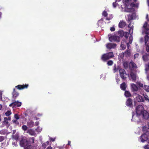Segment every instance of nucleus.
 I'll list each match as a JSON object with an SVG mask.
<instances>
[{"label":"nucleus","instance_id":"1","mask_svg":"<svg viewBox=\"0 0 149 149\" xmlns=\"http://www.w3.org/2000/svg\"><path fill=\"white\" fill-rule=\"evenodd\" d=\"M30 144V142L26 139H22L19 142L20 146L24 147Z\"/></svg>","mask_w":149,"mask_h":149},{"label":"nucleus","instance_id":"2","mask_svg":"<svg viewBox=\"0 0 149 149\" xmlns=\"http://www.w3.org/2000/svg\"><path fill=\"white\" fill-rule=\"evenodd\" d=\"M28 86L29 85L28 84H23L22 85H18L15 86V88L19 90H20L25 88H27Z\"/></svg>","mask_w":149,"mask_h":149},{"label":"nucleus","instance_id":"3","mask_svg":"<svg viewBox=\"0 0 149 149\" xmlns=\"http://www.w3.org/2000/svg\"><path fill=\"white\" fill-rule=\"evenodd\" d=\"M12 95L13 98L15 99L19 96V93L15 90V88H14L13 92L12 93Z\"/></svg>","mask_w":149,"mask_h":149},{"label":"nucleus","instance_id":"4","mask_svg":"<svg viewBox=\"0 0 149 149\" xmlns=\"http://www.w3.org/2000/svg\"><path fill=\"white\" fill-rule=\"evenodd\" d=\"M34 123L32 120H29L27 123V125L29 127H33L34 125Z\"/></svg>","mask_w":149,"mask_h":149},{"label":"nucleus","instance_id":"5","mask_svg":"<svg viewBox=\"0 0 149 149\" xmlns=\"http://www.w3.org/2000/svg\"><path fill=\"white\" fill-rule=\"evenodd\" d=\"M14 107H20L22 105V103L19 102L18 101H15L13 102Z\"/></svg>","mask_w":149,"mask_h":149},{"label":"nucleus","instance_id":"6","mask_svg":"<svg viewBox=\"0 0 149 149\" xmlns=\"http://www.w3.org/2000/svg\"><path fill=\"white\" fill-rule=\"evenodd\" d=\"M27 132L32 136H34L36 134L34 131L32 129L29 130Z\"/></svg>","mask_w":149,"mask_h":149},{"label":"nucleus","instance_id":"7","mask_svg":"<svg viewBox=\"0 0 149 149\" xmlns=\"http://www.w3.org/2000/svg\"><path fill=\"white\" fill-rule=\"evenodd\" d=\"M4 121H3V123L4 124H8V119L7 118L5 117L4 118Z\"/></svg>","mask_w":149,"mask_h":149},{"label":"nucleus","instance_id":"8","mask_svg":"<svg viewBox=\"0 0 149 149\" xmlns=\"http://www.w3.org/2000/svg\"><path fill=\"white\" fill-rule=\"evenodd\" d=\"M34 140L35 138L33 137H32L31 138H30L29 140H28L30 142V144H31V143H33L34 142Z\"/></svg>","mask_w":149,"mask_h":149},{"label":"nucleus","instance_id":"9","mask_svg":"<svg viewBox=\"0 0 149 149\" xmlns=\"http://www.w3.org/2000/svg\"><path fill=\"white\" fill-rule=\"evenodd\" d=\"M22 128L23 130L25 131L27 130L28 127L26 125H24L22 126Z\"/></svg>","mask_w":149,"mask_h":149},{"label":"nucleus","instance_id":"10","mask_svg":"<svg viewBox=\"0 0 149 149\" xmlns=\"http://www.w3.org/2000/svg\"><path fill=\"white\" fill-rule=\"evenodd\" d=\"M97 24L98 26H101L102 25V19H101L100 20H99L97 22Z\"/></svg>","mask_w":149,"mask_h":149},{"label":"nucleus","instance_id":"11","mask_svg":"<svg viewBox=\"0 0 149 149\" xmlns=\"http://www.w3.org/2000/svg\"><path fill=\"white\" fill-rule=\"evenodd\" d=\"M49 142L48 141H47L46 143H43L42 145V146L44 148H45L46 146L48 145Z\"/></svg>","mask_w":149,"mask_h":149},{"label":"nucleus","instance_id":"12","mask_svg":"<svg viewBox=\"0 0 149 149\" xmlns=\"http://www.w3.org/2000/svg\"><path fill=\"white\" fill-rule=\"evenodd\" d=\"M24 149H32V146L29 145L25 147Z\"/></svg>","mask_w":149,"mask_h":149},{"label":"nucleus","instance_id":"13","mask_svg":"<svg viewBox=\"0 0 149 149\" xmlns=\"http://www.w3.org/2000/svg\"><path fill=\"white\" fill-rule=\"evenodd\" d=\"M11 113L10 111H8L5 113V115L6 116H9Z\"/></svg>","mask_w":149,"mask_h":149},{"label":"nucleus","instance_id":"14","mask_svg":"<svg viewBox=\"0 0 149 149\" xmlns=\"http://www.w3.org/2000/svg\"><path fill=\"white\" fill-rule=\"evenodd\" d=\"M5 139V137L3 136H0V142L3 141Z\"/></svg>","mask_w":149,"mask_h":149},{"label":"nucleus","instance_id":"15","mask_svg":"<svg viewBox=\"0 0 149 149\" xmlns=\"http://www.w3.org/2000/svg\"><path fill=\"white\" fill-rule=\"evenodd\" d=\"M14 117L15 119H16V120H18L19 118L18 114L17 113H15V114Z\"/></svg>","mask_w":149,"mask_h":149},{"label":"nucleus","instance_id":"16","mask_svg":"<svg viewBox=\"0 0 149 149\" xmlns=\"http://www.w3.org/2000/svg\"><path fill=\"white\" fill-rule=\"evenodd\" d=\"M17 120H12V122L13 123H15V124L18 125L19 124V123L17 121Z\"/></svg>","mask_w":149,"mask_h":149},{"label":"nucleus","instance_id":"17","mask_svg":"<svg viewBox=\"0 0 149 149\" xmlns=\"http://www.w3.org/2000/svg\"><path fill=\"white\" fill-rule=\"evenodd\" d=\"M39 124V122L38 121H36L35 123V125L36 126H37Z\"/></svg>","mask_w":149,"mask_h":149},{"label":"nucleus","instance_id":"18","mask_svg":"<svg viewBox=\"0 0 149 149\" xmlns=\"http://www.w3.org/2000/svg\"><path fill=\"white\" fill-rule=\"evenodd\" d=\"M9 106L10 107H14V103H13V102L12 103H11L10 104H9Z\"/></svg>","mask_w":149,"mask_h":149},{"label":"nucleus","instance_id":"19","mask_svg":"<svg viewBox=\"0 0 149 149\" xmlns=\"http://www.w3.org/2000/svg\"><path fill=\"white\" fill-rule=\"evenodd\" d=\"M50 139L52 141H55V139L51 138H50Z\"/></svg>","mask_w":149,"mask_h":149},{"label":"nucleus","instance_id":"20","mask_svg":"<svg viewBox=\"0 0 149 149\" xmlns=\"http://www.w3.org/2000/svg\"><path fill=\"white\" fill-rule=\"evenodd\" d=\"M47 149H52V148L51 147H48L47 148Z\"/></svg>","mask_w":149,"mask_h":149},{"label":"nucleus","instance_id":"21","mask_svg":"<svg viewBox=\"0 0 149 149\" xmlns=\"http://www.w3.org/2000/svg\"><path fill=\"white\" fill-rule=\"evenodd\" d=\"M70 143H71L70 141H68V145H70Z\"/></svg>","mask_w":149,"mask_h":149},{"label":"nucleus","instance_id":"22","mask_svg":"<svg viewBox=\"0 0 149 149\" xmlns=\"http://www.w3.org/2000/svg\"><path fill=\"white\" fill-rule=\"evenodd\" d=\"M2 108V106L1 104H0V110Z\"/></svg>","mask_w":149,"mask_h":149},{"label":"nucleus","instance_id":"23","mask_svg":"<svg viewBox=\"0 0 149 149\" xmlns=\"http://www.w3.org/2000/svg\"><path fill=\"white\" fill-rule=\"evenodd\" d=\"M8 118V120H11V117H9Z\"/></svg>","mask_w":149,"mask_h":149},{"label":"nucleus","instance_id":"24","mask_svg":"<svg viewBox=\"0 0 149 149\" xmlns=\"http://www.w3.org/2000/svg\"><path fill=\"white\" fill-rule=\"evenodd\" d=\"M15 143H17V142H14V143H13V144H14V145H15V146H16V144H15Z\"/></svg>","mask_w":149,"mask_h":149},{"label":"nucleus","instance_id":"25","mask_svg":"<svg viewBox=\"0 0 149 149\" xmlns=\"http://www.w3.org/2000/svg\"><path fill=\"white\" fill-rule=\"evenodd\" d=\"M1 115L0 114V122L1 121Z\"/></svg>","mask_w":149,"mask_h":149},{"label":"nucleus","instance_id":"26","mask_svg":"<svg viewBox=\"0 0 149 149\" xmlns=\"http://www.w3.org/2000/svg\"><path fill=\"white\" fill-rule=\"evenodd\" d=\"M35 118L36 120H38L39 119L38 118H37L36 117Z\"/></svg>","mask_w":149,"mask_h":149},{"label":"nucleus","instance_id":"27","mask_svg":"<svg viewBox=\"0 0 149 149\" xmlns=\"http://www.w3.org/2000/svg\"><path fill=\"white\" fill-rule=\"evenodd\" d=\"M101 58L102 59V55L101 56Z\"/></svg>","mask_w":149,"mask_h":149},{"label":"nucleus","instance_id":"28","mask_svg":"<svg viewBox=\"0 0 149 149\" xmlns=\"http://www.w3.org/2000/svg\"><path fill=\"white\" fill-rule=\"evenodd\" d=\"M18 138V137H17V138H15L16 139H17Z\"/></svg>","mask_w":149,"mask_h":149}]
</instances>
